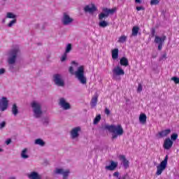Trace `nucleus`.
<instances>
[{"instance_id": "obj_42", "label": "nucleus", "mask_w": 179, "mask_h": 179, "mask_svg": "<svg viewBox=\"0 0 179 179\" xmlns=\"http://www.w3.org/2000/svg\"><path fill=\"white\" fill-rule=\"evenodd\" d=\"M155 34H156V31L155 30V29H152V30H151V36L155 37Z\"/></svg>"}, {"instance_id": "obj_31", "label": "nucleus", "mask_w": 179, "mask_h": 179, "mask_svg": "<svg viewBox=\"0 0 179 179\" xmlns=\"http://www.w3.org/2000/svg\"><path fill=\"white\" fill-rule=\"evenodd\" d=\"M117 41L118 43H125V41H127V36L124 35L120 36Z\"/></svg>"}, {"instance_id": "obj_15", "label": "nucleus", "mask_w": 179, "mask_h": 179, "mask_svg": "<svg viewBox=\"0 0 179 179\" xmlns=\"http://www.w3.org/2000/svg\"><path fill=\"white\" fill-rule=\"evenodd\" d=\"M84 10L85 12L88 13H94V12H96V10H97V8H96V6H94V4H90L86 6L84 8Z\"/></svg>"}, {"instance_id": "obj_21", "label": "nucleus", "mask_w": 179, "mask_h": 179, "mask_svg": "<svg viewBox=\"0 0 179 179\" xmlns=\"http://www.w3.org/2000/svg\"><path fill=\"white\" fill-rule=\"evenodd\" d=\"M98 99H99L98 94H95L93 96V97L92 98V100H91V103H90L91 107L94 108V107H96V106H97Z\"/></svg>"}, {"instance_id": "obj_13", "label": "nucleus", "mask_w": 179, "mask_h": 179, "mask_svg": "<svg viewBox=\"0 0 179 179\" xmlns=\"http://www.w3.org/2000/svg\"><path fill=\"white\" fill-rule=\"evenodd\" d=\"M69 173V169L64 170V169L57 168L55 170V174H62L64 177L63 179H66L65 177H68Z\"/></svg>"}, {"instance_id": "obj_10", "label": "nucleus", "mask_w": 179, "mask_h": 179, "mask_svg": "<svg viewBox=\"0 0 179 179\" xmlns=\"http://www.w3.org/2000/svg\"><path fill=\"white\" fill-rule=\"evenodd\" d=\"M59 106L63 110H71V103L64 97L59 99Z\"/></svg>"}, {"instance_id": "obj_17", "label": "nucleus", "mask_w": 179, "mask_h": 179, "mask_svg": "<svg viewBox=\"0 0 179 179\" xmlns=\"http://www.w3.org/2000/svg\"><path fill=\"white\" fill-rule=\"evenodd\" d=\"M173 146V141L170 140V138H166L164 142V148L166 150H169V149H171V147Z\"/></svg>"}, {"instance_id": "obj_25", "label": "nucleus", "mask_w": 179, "mask_h": 179, "mask_svg": "<svg viewBox=\"0 0 179 179\" xmlns=\"http://www.w3.org/2000/svg\"><path fill=\"white\" fill-rule=\"evenodd\" d=\"M35 145H38L39 146L43 147L45 146V142L41 138H37L34 141Z\"/></svg>"}, {"instance_id": "obj_1", "label": "nucleus", "mask_w": 179, "mask_h": 179, "mask_svg": "<svg viewBox=\"0 0 179 179\" xmlns=\"http://www.w3.org/2000/svg\"><path fill=\"white\" fill-rule=\"evenodd\" d=\"M117 12V8H113L112 9L103 8H102V13H99L98 15L99 20L100 22H99V27L105 28L108 26V22L106 20H103V19H106V17H108L109 15H114Z\"/></svg>"}, {"instance_id": "obj_4", "label": "nucleus", "mask_w": 179, "mask_h": 179, "mask_svg": "<svg viewBox=\"0 0 179 179\" xmlns=\"http://www.w3.org/2000/svg\"><path fill=\"white\" fill-rule=\"evenodd\" d=\"M106 129H108L109 132H111L113 134L112 139H117L118 136H121L124 134V129H122V126H121V124H118L116 126H106Z\"/></svg>"}, {"instance_id": "obj_48", "label": "nucleus", "mask_w": 179, "mask_h": 179, "mask_svg": "<svg viewBox=\"0 0 179 179\" xmlns=\"http://www.w3.org/2000/svg\"><path fill=\"white\" fill-rule=\"evenodd\" d=\"M166 58H167V54L164 53L162 57V59H166Z\"/></svg>"}, {"instance_id": "obj_30", "label": "nucleus", "mask_w": 179, "mask_h": 179, "mask_svg": "<svg viewBox=\"0 0 179 179\" xmlns=\"http://www.w3.org/2000/svg\"><path fill=\"white\" fill-rule=\"evenodd\" d=\"M6 17L7 19H15L16 15L13 14V13H7Z\"/></svg>"}, {"instance_id": "obj_28", "label": "nucleus", "mask_w": 179, "mask_h": 179, "mask_svg": "<svg viewBox=\"0 0 179 179\" xmlns=\"http://www.w3.org/2000/svg\"><path fill=\"white\" fill-rule=\"evenodd\" d=\"M131 31H132L131 35L135 37V36H138V33H139V28L138 27L135 26L133 27Z\"/></svg>"}, {"instance_id": "obj_52", "label": "nucleus", "mask_w": 179, "mask_h": 179, "mask_svg": "<svg viewBox=\"0 0 179 179\" xmlns=\"http://www.w3.org/2000/svg\"><path fill=\"white\" fill-rule=\"evenodd\" d=\"M5 22H6V20H5V18H4V19H3V20H2V23H5Z\"/></svg>"}, {"instance_id": "obj_11", "label": "nucleus", "mask_w": 179, "mask_h": 179, "mask_svg": "<svg viewBox=\"0 0 179 179\" xmlns=\"http://www.w3.org/2000/svg\"><path fill=\"white\" fill-rule=\"evenodd\" d=\"M0 108L1 111H5L8 110V106H9V101L7 97L3 96L0 102Z\"/></svg>"}, {"instance_id": "obj_27", "label": "nucleus", "mask_w": 179, "mask_h": 179, "mask_svg": "<svg viewBox=\"0 0 179 179\" xmlns=\"http://www.w3.org/2000/svg\"><path fill=\"white\" fill-rule=\"evenodd\" d=\"M112 58L113 59H117L118 58V48L112 50Z\"/></svg>"}, {"instance_id": "obj_51", "label": "nucleus", "mask_w": 179, "mask_h": 179, "mask_svg": "<svg viewBox=\"0 0 179 179\" xmlns=\"http://www.w3.org/2000/svg\"><path fill=\"white\" fill-rule=\"evenodd\" d=\"M118 179H125V176H123L122 178H118Z\"/></svg>"}, {"instance_id": "obj_53", "label": "nucleus", "mask_w": 179, "mask_h": 179, "mask_svg": "<svg viewBox=\"0 0 179 179\" xmlns=\"http://www.w3.org/2000/svg\"><path fill=\"white\" fill-rule=\"evenodd\" d=\"M9 179H16V178H15V177H10V178H9Z\"/></svg>"}, {"instance_id": "obj_45", "label": "nucleus", "mask_w": 179, "mask_h": 179, "mask_svg": "<svg viewBox=\"0 0 179 179\" xmlns=\"http://www.w3.org/2000/svg\"><path fill=\"white\" fill-rule=\"evenodd\" d=\"M163 48V43L158 44V50L160 51Z\"/></svg>"}, {"instance_id": "obj_9", "label": "nucleus", "mask_w": 179, "mask_h": 179, "mask_svg": "<svg viewBox=\"0 0 179 179\" xmlns=\"http://www.w3.org/2000/svg\"><path fill=\"white\" fill-rule=\"evenodd\" d=\"M53 80L57 85V86H59L62 87L65 85V83L64 82V78H62V75L61 74H55L53 76Z\"/></svg>"}, {"instance_id": "obj_22", "label": "nucleus", "mask_w": 179, "mask_h": 179, "mask_svg": "<svg viewBox=\"0 0 179 179\" xmlns=\"http://www.w3.org/2000/svg\"><path fill=\"white\" fill-rule=\"evenodd\" d=\"M11 112L12 114H13V115L15 117H16V115H17L19 114V108L17 107V105H16V103H14L12 106L11 108Z\"/></svg>"}, {"instance_id": "obj_44", "label": "nucleus", "mask_w": 179, "mask_h": 179, "mask_svg": "<svg viewBox=\"0 0 179 179\" xmlns=\"http://www.w3.org/2000/svg\"><path fill=\"white\" fill-rule=\"evenodd\" d=\"M137 92H142V85L141 84H138Z\"/></svg>"}, {"instance_id": "obj_33", "label": "nucleus", "mask_w": 179, "mask_h": 179, "mask_svg": "<svg viewBox=\"0 0 179 179\" xmlns=\"http://www.w3.org/2000/svg\"><path fill=\"white\" fill-rule=\"evenodd\" d=\"M66 58H68V53H64V55L62 56L60 61L62 62H65L66 61Z\"/></svg>"}, {"instance_id": "obj_39", "label": "nucleus", "mask_w": 179, "mask_h": 179, "mask_svg": "<svg viewBox=\"0 0 179 179\" xmlns=\"http://www.w3.org/2000/svg\"><path fill=\"white\" fill-rule=\"evenodd\" d=\"M6 127V122L3 121L0 122V129H3Z\"/></svg>"}, {"instance_id": "obj_32", "label": "nucleus", "mask_w": 179, "mask_h": 179, "mask_svg": "<svg viewBox=\"0 0 179 179\" xmlns=\"http://www.w3.org/2000/svg\"><path fill=\"white\" fill-rule=\"evenodd\" d=\"M100 120H101V116L99 115L94 119V124L96 125V124H99Z\"/></svg>"}, {"instance_id": "obj_41", "label": "nucleus", "mask_w": 179, "mask_h": 179, "mask_svg": "<svg viewBox=\"0 0 179 179\" xmlns=\"http://www.w3.org/2000/svg\"><path fill=\"white\" fill-rule=\"evenodd\" d=\"M6 72V70L3 68L0 69V76L3 75Z\"/></svg>"}, {"instance_id": "obj_3", "label": "nucleus", "mask_w": 179, "mask_h": 179, "mask_svg": "<svg viewBox=\"0 0 179 179\" xmlns=\"http://www.w3.org/2000/svg\"><path fill=\"white\" fill-rule=\"evenodd\" d=\"M70 73L71 75H75L76 79L79 80L80 83L81 85H86L87 83V79L86 78V76H85V66H80L76 71H73V67L70 66L69 69Z\"/></svg>"}, {"instance_id": "obj_35", "label": "nucleus", "mask_w": 179, "mask_h": 179, "mask_svg": "<svg viewBox=\"0 0 179 179\" xmlns=\"http://www.w3.org/2000/svg\"><path fill=\"white\" fill-rule=\"evenodd\" d=\"M42 122L43 125H48L50 122V119H48V117H45L42 120Z\"/></svg>"}, {"instance_id": "obj_12", "label": "nucleus", "mask_w": 179, "mask_h": 179, "mask_svg": "<svg viewBox=\"0 0 179 179\" xmlns=\"http://www.w3.org/2000/svg\"><path fill=\"white\" fill-rule=\"evenodd\" d=\"M80 127H74L70 132L71 139H78L79 138V132H80Z\"/></svg>"}, {"instance_id": "obj_50", "label": "nucleus", "mask_w": 179, "mask_h": 179, "mask_svg": "<svg viewBox=\"0 0 179 179\" xmlns=\"http://www.w3.org/2000/svg\"><path fill=\"white\" fill-rule=\"evenodd\" d=\"M136 3H142V0H136Z\"/></svg>"}, {"instance_id": "obj_24", "label": "nucleus", "mask_w": 179, "mask_h": 179, "mask_svg": "<svg viewBox=\"0 0 179 179\" xmlns=\"http://www.w3.org/2000/svg\"><path fill=\"white\" fill-rule=\"evenodd\" d=\"M148 117L144 113H141L139 116V121L141 124H146V120Z\"/></svg>"}, {"instance_id": "obj_46", "label": "nucleus", "mask_w": 179, "mask_h": 179, "mask_svg": "<svg viewBox=\"0 0 179 179\" xmlns=\"http://www.w3.org/2000/svg\"><path fill=\"white\" fill-rule=\"evenodd\" d=\"M12 142V140H10V138H8L6 141V145H10Z\"/></svg>"}, {"instance_id": "obj_8", "label": "nucleus", "mask_w": 179, "mask_h": 179, "mask_svg": "<svg viewBox=\"0 0 179 179\" xmlns=\"http://www.w3.org/2000/svg\"><path fill=\"white\" fill-rule=\"evenodd\" d=\"M112 72L113 73V79H117V76H124L125 75V71H124V69L120 66L114 67Z\"/></svg>"}, {"instance_id": "obj_2", "label": "nucleus", "mask_w": 179, "mask_h": 179, "mask_svg": "<svg viewBox=\"0 0 179 179\" xmlns=\"http://www.w3.org/2000/svg\"><path fill=\"white\" fill-rule=\"evenodd\" d=\"M20 54V48L17 45L14 46L8 53L7 62L10 65V71L13 70V65L16 64V59Z\"/></svg>"}, {"instance_id": "obj_38", "label": "nucleus", "mask_w": 179, "mask_h": 179, "mask_svg": "<svg viewBox=\"0 0 179 179\" xmlns=\"http://www.w3.org/2000/svg\"><path fill=\"white\" fill-rule=\"evenodd\" d=\"M16 23V20H11L8 24V27H12L13 24H15Z\"/></svg>"}, {"instance_id": "obj_47", "label": "nucleus", "mask_w": 179, "mask_h": 179, "mask_svg": "<svg viewBox=\"0 0 179 179\" xmlns=\"http://www.w3.org/2000/svg\"><path fill=\"white\" fill-rule=\"evenodd\" d=\"M119 176H120V173H119V172H115V173H113V176H114V177L118 178Z\"/></svg>"}, {"instance_id": "obj_34", "label": "nucleus", "mask_w": 179, "mask_h": 179, "mask_svg": "<svg viewBox=\"0 0 179 179\" xmlns=\"http://www.w3.org/2000/svg\"><path fill=\"white\" fill-rule=\"evenodd\" d=\"M150 3L151 6H153V5H159L160 0H151Z\"/></svg>"}, {"instance_id": "obj_26", "label": "nucleus", "mask_w": 179, "mask_h": 179, "mask_svg": "<svg viewBox=\"0 0 179 179\" xmlns=\"http://www.w3.org/2000/svg\"><path fill=\"white\" fill-rule=\"evenodd\" d=\"M120 65H122V66H128L129 65L128 59L126 57H122L120 59Z\"/></svg>"}, {"instance_id": "obj_55", "label": "nucleus", "mask_w": 179, "mask_h": 179, "mask_svg": "<svg viewBox=\"0 0 179 179\" xmlns=\"http://www.w3.org/2000/svg\"><path fill=\"white\" fill-rule=\"evenodd\" d=\"M3 1H6V0H3Z\"/></svg>"}, {"instance_id": "obj_43", "label": "nucleus", "mask_w": 179, "mask_h": 179, "mask_svg": "<svg viewBox=\"0 0 179 179\" xmlns=\"http://www.w3.org/2000/svg\"><path fill=\"white\" fill-rule=\"evenodd\" d=\"M136 10L139 11V10H144L145 8L143 6H137L136 8Z\"/></svg>"}, {"instance_id": "obj_36", "label": "nucleus", "mask_w": 179, "mask_h": 179, "mask_svg": "<svg viewBox=\"0 0 179 179\" xmlns=\"http://www.w3.org/2000/svg\"><path fill=\"white\" fill-rule=\"evenodd\" d=\"M171 80L174 81V83L178 84L179 83V78L174 76L171 78Z\"/></svg>"}, {"instance_id": "obj_7", "label": "nucleus", "mask_w": 179, "mask_h": 179, "mask_svg": "<svg viewBox=\"0 0 179 179\" xmlns=\"http://www.w3.org/2000/svg\"><path fill=\"white\" fill-rule=\"evenodd\" d=\"M62 23L64 26H71L73 23V17H71L68 13H64L62 17Z\"/></svg>"}, {"instance_id": "obj_6", "label": "nucleus", "mask_w": 179, "mask_h": 179, "mask_svg": "<svg viewBox=\"0 0 179 179\" xmlns=\"http://www.w3.org/2000/svg\"><path fill=\"white\" fill-rule=\"evenodd\" d=\"M169 160V155H166L164 159L161 162L160 164H159L157 166V176H161L162 173L166 170V168L167 167V162Z\"/></svg>"}, {"instance_id": "obj_5", "label": "nucleus", "mask_w": 179, "mask_h": 179, "mask_svg": "<svg viewBox=\"0 0 179 179\" xmlns=\"http://www.w3.org/2000/svg\"><path fill=\"white\" fill-rule=\"evenodd\" d=\"M31 107L32 108L34 112V117L35 118H40L43 114V110H41V103L40 102L34 101L31 103Z\"/></svg>"}, {"instance_id": "obj_19", "label": "nucleus", "mask_w": 179, "mask_h": 179, "mask_svg": "<svg viewBox=\"0 0 179 179\" xmlns=\"http://www.w3.org/2000/svg\"><path fill=\"white\" fill-rule=\"evenodd\" d=\"M166 38V37L165 36L162 37L155 36V43H156V44H164Z\"/></svg>"}, {"instance_id": "obj_16", "label": "nucleus", "mask_w": 179, "mask_h": 179, "mask_svg": "<svg viewBox=\"0 0 179 179\" xmlns=\"http://www.w3.org/2000/svg\"><path fill=\"white\" fill-rule=\"evenodd\" d=\"M27 177L29 179H41V176L37 171H31L28 173Z\"/></svg>"}, {"instance_id": "obj_14", "label": "nucleus", "mask_w": 179, "mask_h": 179, "mask_svg": "<svg viewBox=\"0 0 179 179\" xmlns=\"http://www.w3.org/2000/svg\"><path fill=\"white\" fill-rule=\"evenodd\" d=\"M170 134H171V129H167L159 131L157 136L159 138H166V136H168L169 135H170Z\"/></svg>"}, {"instance_id": "obj_18", "label": "nucleus", "mask_w": 179, "mask_h": 179, "mask_svg": "<svg viewBox=\"0 0 179 179\" xmlns=\"http://www.w3.org/2000/svg\"><path fill=\"white\" fill-rule=\"evenodd\" d=\"M117 166H118L117 162H115L113 161L110 162V164L109 166H106V170H109L110 171H113L117 169Z\"/></svg>"}, {"instance_id": "obj_29", "label": "nucleus", "mask_w": 179, "mask_h": 179, "mask_svg": "<svg viewBox=\"0 0 179 179\" xmlns=\"http://www.w3.org/2000/svg\"><path fill=\"white\" fill-rule=\"evenodd\" d=\"M71 51H72V44L68 43L66 46L65 53L69 54V52H71Z\"/></svg>"}, {"instance_id": "obj_23", "label": "nucleus", "mask_w": 179, "mask_h": 179, "mask_svg": "<svg viewBox=\"0 0 179 179\" xmlns=\"http://www.w3.org/2000/svg\"><path fill=\"white\" fill-rule=\"evenodd\" d=\"M29 150L27 148H24L22 150L21 152V157L22 159H29Z\"/></svg>"}, {"instance_id": "obj_49", "label": "nucleus", "mask_w": 179, "mask_h": 179, "mask_svg": "<svg viewBox=\"0 0 179 179\" xmlns=\"http://www.w3.org/2000/svg\"><path fill=\"white\" fill-rule=\"evenodd\" d=\"M72 65H74V66H78V63H76V62H71Z\"/></svg>"}, {"instance_id": "obj_20", "label": "nucleus", "mask_w": 179, "mask_h": 179, "mask_svg": "<svg viewBox=\"0 0 179 179\" xmlns=\"http://www.w3.org/2000/svg\"><path fill=\"white\" fill-rule=\"evenodd\" d=\"M120 159L122 161L124 169H128V167H129V161L127 160V158H125L124 155H120Z\"/></svg>"}, {"instance_id": "obj_54", "label": "nucleus", "mask_w": 179, "mask_h": 179, "mask_svg": "<svg viewBox=\"0 0 179 179\" xmlns=\"http://www.w3.org/2000/svg\"><path fill=\"white\" fill-rule=\"evenodd\" d=\"M1 152H3V150L0 148V153H1Z\"/></svg>"}, {"instance_id": "obj_40", "label": "nucleus", "mask_w": 179, "mask_h": 179, "mask_svg": "<svg viewBox=\"0 0 179 179\" xmlns=\"http://www.w3.org/2000/svg\"><path fill=\"white\" fill-rule=\"evenodd\" d=\"M104 112L106 115H110V114H111V111H110L107 108H105Z\"/></svg>"}, {"instance_id": "obj_37", "label": "nucleus", "mask_w": 179, "mask_h": 179, "mask_svg": "<svg viewBox=\"0 0 179 179\" xmlns=\"http://www.w3.org/2000/svg\"><path fill=\"white\" fill-rule=\"evenodd\" d=\"M177 138H178V134H173L171 136V141H176Z\"/></svg>"}]
</instances>
